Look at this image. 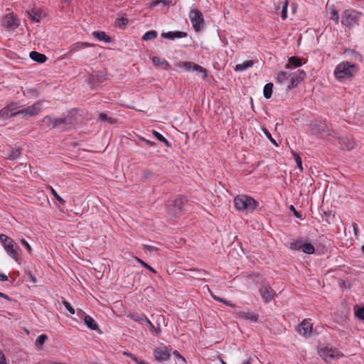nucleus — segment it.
<instances>
[{
	"label": "nucleus",
	"mask_w": 364,
	"mask_h": 364,
	"mask_svg": "<svg viewBox=\"0 0 364 364\" xmlns=\"http://www.w3.org/2000/svg\"><path fill=\"white\" fill-rule=\"evenodd\" d=\"M176 66L184 68L187 71H196L201 74L203 79L207 76V70L205 68L192 62H180L176 64Z\"/></svg>",
	"instance_id": "6"
},
{
	"label": "nucleus",
	"mask_w": 364,
	"mask_h": 364,
	"mask_svg": "<svg viewBox=\"0 0 364 364\" xmlns=\"http://www.w3.org/2000/svg\"><path fill=\"white\" fill-rule=\"evenodd\" d=\"M186 201V199L181 196H178L174 200H173V213L175 215L179 213L182 210Z\"/></svg>",
	"instance_id": "18"
},
{
	"label": "nucleus",
	"mask_w": 364,
	"mask_h": 364,
	"mask_svg": "<svg viewBox=\"0 0 364 364\" xmlns=\"http://www.w3.org/2000/svg\"><path fill=\"white\" fill-rule=\"evenodd\" d=\"M355 315L359 319L364 320V306L358 307L355 306Z\"/></svg>",
	"instance_id": "37"
},
{
	"label": "nucleus",
	"mask_w": 364,
	"mask_h": 364,
	"mask_svg": "<svg viewBox=\"0 0 364 364\" xmlns=\"http://www.w3.org/2000/svg\"><path fill=\"white\" fill-rule=\"evenodd\" d=\"M32 95L33 96H36V90H33L32 91Z\"/></svg>",
	"instance_id": "64"
},
{
	"label": "nucleus",
	"mask_w": 364,
	"mask_h": 364,
	"mask_svg": "<svg viewBox=\"0 0 364 364\" xmlns=\"http://www.w3.org/2000/svg\"><path fill=\"white\" fill-rule=\"evenodd\" d=\"M301 65L302 61L300 58H298L296 57H291L289 59L288 63L286 65V68H296L297 67L301 66Z\"/></svg>",
	"instance_id": "24"
},
{
	"label": "nucleus",
	"mask_w": 364,
	"mask_h": 364,
	"mask_svg": "<svg viewBox=\"0 0 364 364\" xmlns=\"http://www.w3.org/2000/svg\"><path fill=\"white\" fill-rule=\"evenodd\" d=\"M129 316L134 321H135L141 324L146 325L147 321H149V318L144 314H132Z\"/></svg>",
	"instance_id": "28"
},
{
	"label": "nucleus",
	"mask_w": 364,
	"mask_h": 364,
	"mask_svg": "<svg viewBox=\"0 0 364 364\" xmlns=\"http://www.w3.org/2000/svg\"><path fill=\"white\" fill-rule=\"evenodd\" d=\"M84 321L86 326L91 330H97L98 325L96 321L89 315L84 316Z\"/></svg>",
	"instance_id": "25"
},
{
	"label": "nucleus",
	"mask_w": 364,
	"mask_h": 364,
	"mask_svg": "<svg viewBox=\"0 0 364 364\" xmlns=\"http://www.w3.org/2000/svg\"><path fill=\"white\" fill-rule=\"evenodd\" d=\"M290 208H291V210H292L294 211V214L296 218H302V215L296 210V209L294 208V207L293 205H291Z\"/></svg>",
	"instance_id": "53"
},
{
	"label": "nucleus",
	"mask_w": 364,
	"mask_h": 364,
	"mask_svg": "<svg viewBox=\"0 0 364 364\" xmlns=\"http://www.w3.org/2000/svg\"><path fill=\"white\" fill-rule=\"evenodd\" d=\"M157 32L154 30L149 31L146 32L144 36H142L143 41H149V40H154L157 36Z\"/></svg>",
	"instance_id": "33"
},
{
	"label": "nucleus",
	"mask_w": 364,
	"mask_h": 364,
	"mask_svg": "<svg viewBox=\"0 0 364 364\" xmlns=\"http://www.w3.org/2000/svg\"><path fill=\"white\" fill-rule=\"evenodd\" d=\"M291 75V73L288 71H281L277 74V79L279 83L283 84L289 80Z\"/></svg>",
	"instance_id": "27"
},
{
	"label": "nucleus",
	"mask_w": 364,
	"mask_h": 364,
	"mask_svg": "<svg viewBox=\"0 0 364 364\" xmlns=\"http://www.w3.org/2000/svg\"><path fill=\"white\" fill-rule=\"evenodd\" d=\"M311 132L314 134L326 133L328 135L331 134L326 124L322 121H315L309 124Z\"/></svg>",
	"instance_id": "8"
},
{
	"label": "nucleus",
	"mask_w": 364,
	"mask_h": 364,
	"mask_svg": "<svg viewBox=\"0 0 364 364\" xmlns=\"http://www.w3.org/2000/svg\"><path fill=\"white\" fill-rule=\"evenodd\" d=\"M151 176H152V172L149 170H145L143 171V177L144 178H149Z\"/></svg>",
	"instance_id": "51"
},
{
	"label": "nucleus",
	"mask_w": 364,
	"mask_h": 364,
	"mask_svg": "<svg viewBox=\"0 0 364 364\" xmlns=\"http://www.w3.org/2000/svg\"><path fill=\"white\" fill-rule=\"evenodd\" d=\"M357 71L358 68L355 63L343 61L336 65L333 75L336 80L341 82L353 77Z\"/></svg>",
	"instance_id": "1"
},
{
	"label": "nucleus",
	"mask_w": 364,
	"mask_h": 364,
	"mask_svg": "<svg viewBox=\"0 0 364 364\" xmlns=\"http://www.w3.org/2000/svg\"><path fill=\"white\" fill-rule=\"evenodd\" d=\"M63 304L64 306L66 308V309L71 314H75V309L71 306V304L68 301H63Z\"/></svg>",
	"instance_id": "46"
},
{
	"label": "nucleus",
	"mask_w": 364,
	"mask_h": 364,
	"mask_svg": "<svg viewBox=\"0 0 364 364\" xmlns=\"http://www.w3.org/2000/svg\"><path fill=\"white\" fill-rule=\"evenodd\" d=\"M99 119L101 120V121H108L109 123H113L114 122V120L112 119H111L110 117H109L105 113H101L99 115Z\"/></svg>",
	"instance_id": "48"
},
{
	"label": "nucleus",
	"mask_w": 364,
	"mask_h": 364,
	"mask_svg": "<svg viewBox=\"0 0 364 364\" xmlns=\"http://www.w3.org/2000/svg\"><path fill=\"white\" fill-rule=\"evenodd\" d=\"M93 46L92 44L87 43V42H77L73 44H72L68 50V54H71L73 53L76 52L77 50L80 49L85 48L86 47H91Z\"/></svg>",
	"instance_id": "21"
},
{
	"label": "nucleus",
	"mask_w": 364,
	"mask_h": 364,
	"mask_svg": "<svg viewBox=\"0 0 364 364\" xmlns=\"http://www.w3.org/2000/svg\"><path fill=\"white\" fill-rule=\"evenodd\" d=\"M253 64H254L253 61L250 60L244 61L242 63L236 65V66L235 68V70L240 71V72L244 71V70H247V68H251L253 65Z\"/></svg>",
	"instance_id": "30"
},
{
	"label": "nucleus",
	"mask_w": 364,
	"mask_h": 364,
	"mask_svg": "<svg viewBox=\"0 0 364 364\" xmlns=\"http://www.w3.org/2000/svg\"><path fill=\"white\" fill-rule=\"evenodd\" d=\"M92 36L101 41L107 43L111 41V38L103 31H94Z\"/></svg>",
	"instance_id": "29"
},
{
	"label": "nucleus",
	"mask_w": 364,
	"mask_h": 364,
	"mask_svg": "<svg viewBox=\"0 0 364 364\" xmlns=\"http://www.w3.org/2000/svg\"><path fill=\"white\" fill-rule=\"evenodd\" d=\"M189 18L193 28L198 31L203 26L204 20L202 13L198 9H192L189 14Z\"/></svg>",
	"instance_id": "5"
},
{
	"label": "nucleus",
	"mask_w": 364,
	"mask_h": 364,
	"mask_svg": "<svg viewBox=\"0 0 364 364\" xmlns=\"http://www.w3.org/2000/svg\"><path fill=\"white\" fill-rule=\"evenodd\" d=\"M160 3L163 4L164 6H169L172 4V0H155L151 3V6H156Z\"/></svg>",
	"instance_id": "41"
},
{
	"label": "nucleus",
	"mask_w": 364,
	"mask_h": 364,
	"mask_svg": "<svg viewBox=\"0 0 364 364\" xmlns=\"http://www.w3.org/2000/svg\"><path fill=\"white\" fill-rule=\"evenodd\" d=\"M47 339V336L45 334H41L38 337V338L36 341V345L38 346H42L45 341Z\"/></svg>",
	"instance_id": "43"
},
{
	"label": "nucleus",
	"mask_w": 364,
	"mask_h": 364,
	"mask_svg": "<svg viewBox=\"0 0 364 364\" xmlns=\"http://www.w3.org/2000/svg\"><path fill=\"white\" fill-rule=\"evenodd\" d=\"M21 243L22 244V245H23L26 249L27 250V251L31 253V247L30 246V245L28 244V242L25 240V239H21Z\"/></svg>",
	"instance_id": "50"
},
{
	"label": "nucleus",
	"mask_w": 364,
	"mask_h": 364,
	"mask_svg": "<svg viewBox=\"0 0 364 364\" xmlns=\"http://www.w3.org/2000/svg\"><path fill=\"white\" fill-rule=\"evenodd\" d=\"M301 250L304 253L309 255L313 254L315 251L314 245L309 242H304Z\"/></svg>",
	"instance_id": "34"
},
{
	"label": "nucleus",
	"mask_w": 364,
	"mask_h": 364,
	"mask_svg": "<svg viewBox=\"0 0 364 364\" xmlns=\"http://www.w3.org/2000/svg\"><path fill=\"white\" fill-rule=\"evenodd\" d=\"M212 297L216 300V301H223V298H220L219 296H215V295H213L211 294Z\"/></svg>",
	"instance_id": "57"
},
{
	"label": "nucleus",
	"mask_w": 364,
	"mask_h": 364,
	"mask_svg": "<svg viewBox=\"0 0 364 364\" xmlns=\"http://www.w3.org/2000/svg\"><path fill=\"white\" fill-rule=\"evenodd\" d=\"M186 35V33L183 31H168L162 33L161 37L169 40H174L176 38H184Z\"/></svg>",
	"instance_id": "19"
},
{
	"label": "nucleus",
	"mask_w": 364,
	"mask_h": 364,
	"mask_svg": "<svg viewBox=\"0 0 364 364\" xmlns=\"http://www.w3.org/2000/svg\"><path fill=\"white\" fill-rule=\"evenodd\" d=\"M152 62L155 65H162L164 66L165 68H167L169 66L168 63L166 60L156 56L152 58Z\"/></svg>",
	"instance_id": "32"
},
{
	"label": "nucleus",
	"mask_w": 364,
	"mask_h": 364,
	"mask_svg": "<svg viewBox=\"0 0 364 364\" xmlns=\"http://www.w3.org/2000/svg\"><path fill=\"white\" fill-rule=\"evenodd\" d=\"M259 292L262 298L263 299L265 303L272 301L274 299V295L276 294L274 290L272 287L266 285H264L260 287Z\"/></svg>",
	"instance_id": "16"
},
{
	"label": "nucleus",
	"mask_w": 364,
	"mask_h": 364,
	"mask_svg": "<svg viewBox=\"0 0 364 364\" xmlns=\"http://www.w3.org/2000/svg\"><path fill=\"white\" fill-rule=\"evenodd\" d=\"M146 325L149 326L151 331L155 333L156 334H160L161 332V329L160 326L155 327L154 324L149 320L147 321Z\"/></svg>",
	"instance_id": "40"
},
{
	"label": "nucleus",
	"mask_w": 364,
	"mask_h": 364,
	"mask_svg": "<svg viewBox=\"0 0 364 364\" xmlns=\"http://www.w3.org/2000/svg\"><path fill=\"white\" fill-rule=\"evenodd\" d=\"M21 155V149L19 148H9L6 151V157L9 159L14 160Z\"/></svg>",
	"instance_id": "23"
},
{
	"label": "nucleus",
	"mask_w": 364,
	"mask_h": 364,
	"mask_svg": "<svg viewBox=\"0 0 364 364\" xmlns=\"http://www.w3.org/2000/svg\"><path fill=\"white\" fill-rule=\"evenodd\" d=\"M0 296L2 297V298H4L6 299H9V296L1 292H0Z\"/></svg>",
	"instance_id": "59"
},
{
	"label": "nucleus",
	"mask_w": 364,
	"mask_h": 364,
	"mask_svg": "<svg viewBox=\"0 0 364 364\" xmlns=\"http://www.w3.org/2000/svg\"><path fill=\"white\" fill-rule=\"evenodd\" d=\"M352 53H353L355 58H360V55L358 53H355V51H352Z\"/></svg>",
	"instance_id": "60"
},
{
	"label": "nucleus",
	"mask_w": 364,
	"mask_h": 364,
	"mask_svg": "<svg viewBox=\"0 0 364 364\" xmlns=\"http://www.w3.org/2000/svg\"><path fill=\"white\" fill-rule=\"evenodd\" d=\"M28 14L29 18L35 22H39L43 17L42 11L36 8L28 11Z\"/></svg>",
	"instance_id": "20"
},
{
	"label": "nucleus",
	"mask_w": 364,
	"mask_h": 364,
	"mask_svg": "<svg viewBox=\"0 0 364 364\" xmlns=\"http://www.w3.org/2000/svg\"><path fill=\"white\" fill-rule=\"evenodd\" d=\"M361 16V13L353 10L346 9L341 15V23L347 28H350L358 24V21Z\"/></svg>",
	"instance_id": "3"
},
{
	"label": "nucleus",
	"mask_w": 364,
	"mask_h": 364,
	"mask_svg": "<svg viewBox=\"0 0 364 364\" xmlns=\"http://www.w3.org/2000/svg\"><path fill=\"white\" fill-rule=\"evenodd\" d=\"M235 313L237 317L245 320H249L253 322L257 321L259 315L248 309H242L240 307H235Z\"/></svg>",
	"instance_id": "7"
},
{
	"label": "nucleus",
	"mask_w": 364,
	"mask_h": 364,
	"mask_svg": "<svg viewBox=\"0 0 364 364\" xmlns=\"http://www.w3.org/2000/svg\"><path fill=\"white\" fill-rule=\"evenodd\" d=\"M303 243L304 242H302V240H300L293 241V242H290L289 248L292 250H301V249H302Z\"/></svg>",
	"instance_id": "35"
},
{
	"label": "nucleus",
	"mask_w": 364,
	"mask_h": 364,
	"mask_svg": "<svg viewBox=\"0 0 364 364\" xmlns=\"http://www.w3.org/2000/svg\"><path fill=\"white\" fill-rule=\"evenodd\" d=\"M154 354L158 361H165L169 358V353L166 348H156Z\"/></svg>",
	"instance_id": "17"
},
{
	"label": "nucleus",
	"mask_w": 364,
	"mask_h": 364,
	"mask_svg": "<svg viewBox=\"0 0 364 364\" xmlns=\"http://www.w3.org/2000/svg\"><path fill=\"white\" fill-rule=\"evenodd\" d=\"M318 355L326 362H331L334 358L341 356L338 353L331 348H322L318 350Z\"/></svg>",
	"instance_id": "14"
},
{
	"label": "nucleus",
	"mask_w": 364,
	"mask_h": 364,
	"mask_svg": "<svg viewBox=\"0 0 364 364\" xmlns=\"http://www.w3.org/2000/svg\"><path fill=\"white\" fill-rule=\"evenodd\" d=\"M41 107V102H36L26 109L18 110V112L19 114H23L24 117H32L38 114L40 112Z\"/></svg>",
	"instance_id": "12"
},
{
	"label": "nucleus",
	"mask_w": 364,
	"mask_h": 364,
	"mask_svg": "<svg viewBox=\"0 0 364 364\" xmlns=\"http://www.w3.org/2000/svg\"><path fill=\"white\" fill-rule=\"evenodd\" d=\"M146 142L148 144H149V145H153V144H154V142H152V141H149V140H146Z\"/></svg>",
	"instance_id": "63"
},
{
	"label": "nucleus",
	"mask_w": 364,
	"mask_h": 364,
	"mask_svg": "<svg viewBox=\"0 0 364 364\" xmlns=\"http://www.w3.org/2000/svg\"><path fill=\"white\" fill-rule=\"evenodd\" d=\"M0 240L2 242L3 247L8 255H9L14 259L18 261L19 247L14 242V240L4 234L0 235Z\"/></svg>",
	"instance_id": "4"
},
{
	"label": "nucleus",
	"mask_w": 364,
	"mask_h": 364,
	"mask_svg": "<svg viewBox=\"0 0 364 364\" xmlns=\"http://www.w3.org/2000/svg\"><path fill=\"white\" fill-rule=\"evenodd\" d=\"M17 114H19V112L18 110H17V105L16 103H11L7 107L0 110V118L3 119Z\"/></svg>",
	"instance_id": "11"
},
{
	"label": "nucleus",
	"mask_w": 364,
	"mask_h": 364,
	"mask_svg": "<svg viewBox=\"0 0 364 364\" xmlns=\"http://www.w3.org/2000/svg\"><path fill=\"white\" fill-rule=\"evenodd\" d=\"M235 208L239 211L252 213L258 206V203L253 198L246 195L237 196L234 199Z\"/></svg>",
	"instance_id": "2"
},
{
	"label": "nucleus",
	"mask_w": 364,
	"mask_h": 364,
	"mask_svg": "<svg viewBox=\"0 0 364 364\" xmlns=\"http://www.w3.org/2000/svg\"><path fill=\"white\" fill-rule=\"evenodd\" d=\"M144 247L146 250H148L149 252L155 251L157 250V248L154 246L149 245H144Z\"/></svg>",
	"instance_id": "52"
},
{
	"label": "nucleus",
	"mask_w": 364,
	"mask_h": 364,
	"mask_svg": "<svg viewBox=\"0 0 364 364\" xmlns=\"http://www.w3.org/2000/svg\"><path fill=\"white\" fill-rule=\"evenodd\" d=\"M31 58L38 63H44L46 60V56L43 54L39 53L36 51H31L30 53Z\"/></svg>",
	"instance_id": "26"
},
{
	"label": "nucleus",
	"mask_w": 364,
	"mask_h": 364,
	"mask_svg": "<svg viewBox=\"0 0 364 364\" xmlns=\"http://www.w3.org/2000/svg\"><path fill=\"white\" fill-rule=\"evenodd\" d=\"M225 304L227 306H232V307H234V308H235V307H236L233 304H232V303H230V302H229V301H226V300H225Z\"/></svg>",
	"instance_id": "58"
},
{
	"label": "nucleus",
	"mask_w": 364,
	"mask_h": 364,
	"mask_svg": "<svg viewBox=\"0 0 364 364\" xmlns=\"http://www.w3.org/2000/svg\"><path fill=\"white\" fill-rule=\"evenodd\" d=\"M289 2L287 0H285L282 2V9L281 11V17L283 20L286 19L287 17V8H288Z\"/></svg>",
	"instance_id": "38"
},
{
	"label": "nucleus",
	"mask_w": 364,
	"mask_h": 364,
	"mask_svg": "<svg viewBox=\"0 0 364 364\" xmlns=\"http://www.w3.org/2000/svg\"><path fill=\"white\" fill-rule=\"evenodd\" d=\"M262 131L264 132V134H265V136L269 139V140L274 144L276 146H278V144L276 142V141L272 138L271 134L269 133V132L265 129V128H263L262 129Z\"/></svg>",
	"instance_id": "44"
},
{
	"label": "nucleus",
	"mask_w": 364,
	"mask_h": 364,
	"mask_svg": "<svg viewBox=\"0 0 364 364\" xmlns=\"http://www.w3.org/2000/svg\"><path fill=\"white\" fill-rule=\"evenodd\" d=\"M0 364H6V358L1 353H0Z\"/></svg>",
	"instance_id": "54"
},
{
	"label": "nucleus",
	"mask_w": 364,
	"mask_h": 364,
	"mask_svg": "<svg viewBox=\"0 0 364 364\" xmlns=\"http://www.w3.org/2000/svg\"><path fill=\"white\" fill-rule=\"evenodd\" d=\"M42 122L43 125L47 127H60L63 128L65 123V119L63 118H52L50 116H46Z\"/></svg>",
	"instance_id": "9"
},
{
	"label": "nucleus",
	"mask_w": 364,
	"mask_h": 364,
	"mask_svg": "<svg viewBox=\"0 0 364 364\" xmlns=\"http://www.w3.org/2000/svg\"><path fill=\"white\" fill-rule=\"evenodd\" d=\"M173 354H174V355H175L176 357H177V358H180L182 361H183V362H185V361H186L185 358H184L182 355H180V353H179L178 351H176H176H174V352H173Z\"/></svg>",
	"instance_id": "55"
},
{
	"label": "nucleus",
	"mask_w": 364,
	"mask_h": 364,
	"mask_svg": "<svg viewBox=\"0 0 364 364\" xmlns=\"http://www.w3.org/2000/svg\"><path fill=\"white\" fill-rule=\"evenodd\" d=\"M154 136L160 141L164 142L167 146H169V142L168 140L157 131L153 130Z\"/></svg>",
	"instance_id": "36"
},
{
	"label": "nucleus",
	"mask_w": 364,
	"mask_h": 364,
	"mask_svg": "<svg viewBox=\"0 0 364 364\" xmlns=\"http://www.w3.org/2000/svg\"><path fill=\"white\" fill-rule=\"evenodd\" d=\"M292 153V155L294 156V159L297 165V166L299 168L300 171H303V166H302V161H301V157L299 156V155L294 152V151H291Z\"/></svg>",
	"instance_id": "39"
},
{
	"label": "nucleus",
	"mask_w": 364,
	"mask_h": 364,
	"mask_svg": "<svg viewBox=\"0 0 364 364\" xmlns=\"http://www.w3.org/2000/svg\"><path fill=\"white\" fill-rule=\"evenodd\" d=\"M273 84L267 83L264 85L263 89L264 97L267 99H269L272 93Z\"/></svg>",
	"instance_id": "31"
},
{
	"label": "nucleus",
	"mask_w": 364,
	"mask_h": 364,
	"mask_svg": "<svg viewBox=\"0 0 364 364\" xmlns=\"http://www.w3.org/2000/svg\"><path fill=\"white\" fill-rule=\"evenodd\" d=\"M128 23V20L126 18L121 17L116 19L115 24L117 26L122 27L125 26Z\"/></svg>",
	"instance_id": "42"
},
{
	"label": "nucleus",
	"mask_w": 364,
	"mask_h": 364,
	"mask_svg": "<svg viewBox=\"0 0 364 364\" xmlns=\"http://www.w3.org/2000/svg\"><path fill=\"white\" fill-rule=\"evenodd\" d=\"M19 25L18 19L14 16L12 12L6 14L3 19V26L12 31L16 29Z\"/></svg>",
	"instance_id": "10"
},
{
	"label": "nucleus",
	"mask_w": 364,
	"mask_h": 364,
	"mask_svg": "<svg viewBox=\"0 0 364 364\" xmlns=\"http://www.w3.org/2000/svg\"><path fill=\"white\" fill-rule=\"evenodd\" d=\"M312 323L311 321L309 319H304L299 326L298 331L299 333L304 336L309 337L312 333Z\"/></svg>",
	"instance_id": "15"
},
{
	"label": "nucleus",
	"mask_w": 364,
	"mask_h": 364,
	"mask_svg": "<svg viewBox=\"0 0 364 364\" xmlns=\"http://www.w3.org/2000/svg\"><path fill=\"white\" fill-rule=\"evenodd\" d=\"M51 193L53 195V196L62 204H64L65 203V200L63 198H62L58 194V193L55 191V189H53V188H51Z\"/></svg>",
	"instance_id": "49"
},
{
	"label": "nucleus",
	"mask_w": 364,
	"mask_h": 364,
	"mask_svg": "<svg viewBox=\"0 0 364 364\" xmlns=\"http://www.w3.org/2000/svg\"><path fill=\"white\" fill-rule=\"evenodd\" d=\"M251 361H252V358H249L247 362L244 363L243 364H252Z\"/></svg>",
	"instance_id": "62"
},
{
	"label": "nucleus",
	"mask_w": 364,
	"mask_h": 364,
	"mask_svg": "<svg viewBox=\"0 0 364 364\" xmlns=\"http://www.w3.org/2000/svg\"><path fill=\"white\" fill-rule=\"evenodd\" d=\"M0 280L6 281L8 280V277L5 274L0 273Z\"/></svg>",
	"instance_id": "56"
},
{
	"label": "nucleus",
	"mask_w": 364,
	"mask_h": 364,
	"mask_svg": "<svg viewBox=\"0 0 364 364\" xmlns=\"http://www.w3.org/2000/svg\"><path fill=\"white\" fill-rule=\"evenodd\" d=\"M330 14H331V15L332 16L333 21L336 23H338V22H339V15H338V12L335 9H332L331 10Z\"/></svg>",
	"instance_id": "45"
},
{
	"label": "nucleus",
	"mask_w": 364,
	"mask_h": 364,
	"mask_svg": "<svg viewBox=\"0 0 364 364\" xmlns=\"http://www.w3.org/2000/svg\"><path fill=\"white\" fill-rule=\"evenodd\" d=\"M305 72L301 70H297L294 73H291L289 77V84L287 85V88L291 90L298 85V84L304 79Z\"/></svg>",
	"instance_id": "13"
},
{
	"label": "nucleus",
	"mask_w": 364,
	"mask_h": 364,
	"mask_svg": "<svg viewBox=\"0 0 364 364\" xmlns=\"http://www.w3.org/2000/svg\"><path fill=\"white\" fill-rule=\"evenodd\" d=\"M124 355H127L128 356H130L132 359H133V357H135L134 355H133L132 353H127V352H124Z\"/></svg>",
	"instance_id": "61"
},
{
	"label": "nucleus",
	"mask_w": 364,
	"mask_h": 364,
	"mask_svg": "<svg viewBox=\"0 0 364 364\" xmlns=\"http://www.w3.org/2000/svg\"><path fill=\"white\" fill-rule=\"evenodd\" d=\"M136 261L141 264V265H143L144 267H145L146 268H147L148 269L151 270L153 273L156 274V271L153 269L151 266H149L148 264H146V262H144L143 260H141V259L136 257Z\"/></svg>",
	"instance_id": "47"
},
{
	"label": "nucleus",
	"mask_w": 364,
	"mask_h": 364,
	"mask_svg": "<svg viewBox=\"0 0 364 364\" xmlns=\"http://www.w3.org/2000/svg\"><path fill=\"white\" fill-rule=\"evenodd\" d=\"M340 144L341 147L346 150H350L355 147V142L348 137L341 138Z\"/></svg>",
	"instance_id": "22"
}]
</instances>
